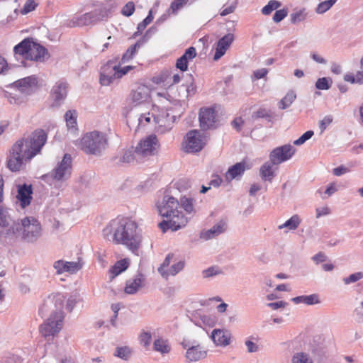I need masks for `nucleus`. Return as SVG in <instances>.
Instances as JSON below:
<instances>
[{"instance_id":"nucleus-63","label":"nucleus","mask_w":363,"mask_h":363,"mask_svg":"<svg viewBox=\"0 0 363 363\" xmlns=\"http://www.w3.org/2000/svg\"><path fill=\"white\" fill-rule=\"evenodd\" d=\"M243 123L244 121L242 118H236L232 121V125L238 130L241 129Z\"/></svg>"},{"instance_id":"nucleus-25","label":"nucleus","mask_w":363,"mask_h":363,"mask_svg":"<svg viewBox=\"0 0 363 363\" xmlns=\"http://www.w3.org/2000/svg\"><path fill=\"white\" fill-rule=\"evenodd\" d=\"M272 163L270 162H265L259 169V174L263 180L272 181L274 178V169Z\"/></svg>"},{"instance_id":"nucleus-40","label":"nucleus","mask_w":363,"mask_h":363,"mask_svg":"<svg viewBox=\"0 0 363 363\" xmlns=\"http://www.w3.org/2000/svg\"><path fill=\"white\" fill-rule=\"evenodd\" d=\"M38 6V4L35 0H27L23 5V7L21 10V14H27L33 11H34Z\"/></svg>"},{"instance_id":"nucleus-30","label":"nucleus","mask_w":363,"mask_h":363,"mask_svg":"<svg viewBox=\"0 0 363 363\" xmlns=\"http://www.w3.org/2000/svg\"><path fill=\"white\" fill-rule=\"evenodd\" d=\"M301 222L299 217L297 215H294L284 224L279 226V229L287 228L289 230H295L298 228Z\"/></svg>"},{"instance_id":"nucleus-41","label":"nucleus","mask_w":363,"mask_h":363,"mask_svg":"<svg viewBox=\"0 0 363 363\" xmlns=\"http://www.w3.org/2000/svg\"><path fill=\"white\" fill-rule=\"evenodd\" d=\"M224 224H218L217 225L213 226V228L209 230L208 232L206 233L205 238L206 239H210L215 234L218 235L223 232L224 230Z\"/></svg>"},{"instance_id":"nucleus-16","label":"nucleus","mask_w":363,"mask_h":363,"mask_svg":"<svg viewBox=\"0 0 363 363\" xmlns=\"http://www.w3.org/2000/svg\"><path fill=\"white\" fill-rule=\"evenodd\" d=\"M211 337L217 346L225 347L230 343L231 340L230 333L223 329H214Z\"/></svg>"},{"instance_id":"nucleus-42","label":"nucleus","mask_w":363,"mask_h":363,"mask_svg":"<svg viewBox=\"0 0 363 363\" xmlns=\"http://www.w3.org/2000/svg\"><path fill=\"white\" fill-rule=\"evenodd\" d=\"M130 354L131 350L128 347H118L116 351V356L125 360L130 357Z\"/></svg>"},{"instance_id":"nucleus-28","label":"nucleus","mask_w":363,"mask_h":363,"mask_svg":"<svg viewBox=\"0 0 363 363\" xmlns=\"http://www.w3.org/2000/svg\"><path fill=\"white\" fill-rule=\"evenodd\" d=\"M293 302L298 304L300 303H304L307 305H313L319 302L318 296L315 294H311L309 296H300L292 298Z\"/></svg>"},{"instance_id":"nucleus-48","label":"nucleus","mask_w":363,"mask_h":363,"mask_svg":"<svg viewBox=\"0 0 363 363\" xmlns=\"http://www.w3.org/2000/svg\"><path fill=\"white\" fill-rule=\"evenodd\" d=\"M135 11V4L133 1H128L121 10V13L125 16H130Z\"/></svg>"},{"instance_id":"nucleus-13","label":"nucleus","mask_w":363,"mask_h":363,"mask_svg":"<svg viewBox=\"0 0 363 363\" xmlns=\"http://www.w3.org/2000/svg\"><path fill=\"white\" fill-rule=\"evenodd\" d=\"M179 206L177 199L173 196H164L162 203L157 205V208L162 217L169 218L172 213L177 212Z\"/></svg>"},{"instance_id":"nucleus-27","label":"nucleus","mask_w":363,"mask_h":363,"mask_svg":"<svg viewBox=\"0 0 363 363\" xmlns=\"http://www.w3.org/2000/svg\"><path fill=\"white\" fill-rule=\"evenodd\" d=\"M153 348L155 351L160 352L162 354L169 353L171 347L168 344L167 340L159 338L155 340L153 344Z\"/></svg>"},{"instance_id":"nucleus-59","label":"nucleus","mask_w":363,"mask_h":363,"mask_svg":"<svg viewBox=\"0 0 363 363\" xmlns=\"http://www.w3.org/2000/svg\"><path fill=\"white\" fill-rule=\"evenodd\" d=\"M151 118L152 116H150V113L141 115L139 118V125L145 126L150 122Z\"/></svg>"},{"instance_id":"nucleus-50","label":"nucleus","mask_w":363,"mask_h":363,"mask_svg":"<svg viewBox=\"0 0 363 363\" xmlns=\"http://www.w3.org/2000/svg\"><path fill=\"white\" fill-rule=\"evenodd\" d=\"M189 0H174L171 4V9L174 13H176L180 9L188 3Z\"/></svg>"},{"instance_id":"nucleus-46","label":"nucleus","mask_w":363,"mask_h":363,"mask_svg":"<svg viewBox=\"0 0 363 363\" xmlns=\"http://www.w3.org/2000/svg\"><path fill=\"white\" fill-rule=\"evenodd\" d=\"M363 278V273L362 272H356L351 275H350L348 277H345L343 279V281L345 284H349L351 283H354Z\"/></svg>"},{"instance_id":"nucleus-20","label":"nucleus","mask_w":363,"mask_h":363,"mask_svg":"<svg viewBox=\"0 0 363 363\" xmlns=\"http://www.w3.org/2000/svg\"><path fill=\"white\" fill-rule=\"evenodd\" d=\"M196 56V51L194 47L189 48L184 55L177 59L176 62V67L182 72H185L188 69V63Z\"/></svg>"},{"instance_id":"nucleus-29","label":"nucleus","mask_w":363,"mask_h":363,"mask_svg":"<svg viewBox=\"0 0 363 363\" xmlns=\"http://www.w3.org/2000/svg\"><path fill=\"white\" fill-rule=\"evenodd\" d=\"M141 284L142 279L140 278H135L132 281H127L124 291L128 294H133L141 286Z\"/></svg>"},{"instance_id":"nucleus-3","label":"nucleus","mask_w":363,"mask_h":363,"mask_svg":"<svg viewBox=\"0 0 363 363\" xmlns=\"http://www.w3.org/2000/svg\"><path fill=\"white\" fill-rule=\"evenodd\" d=\"M15 55L21 56L26 60L32 61H44L48 55L46 49L33 41L32 38H26L13 48Z\"/></svg>"},{"instance_id":"nucleus-18","label":"nucleus","mask_w":363,"mask_h":363,"mask_svg":"<svg viewBox=\"0 0 363 363\" xmlns=\"http://www.w3.org/2000/svg\"><path fill=\"white\" fill-rule=\"evenodd\" d=\"M32 187L31 185H19L18 186L17 199L20 201L22 208H26L30 205L32 200Z\"/></svg>"},{"instance_id":"nucleus-14","label":"nucleus","mask_w":363,"mask_h":363,"mask_svg":"<svg viewBox=\"0 0 363 363\" xmlns=\"http://www.w3.org/2000/svg\"><path fill=\"white\" fill-rule=\"evenodd\" d=\"M234 40L235 36L233 33H228L221 38L216 45L213 60L216 61L223 57L230 47Z\"/></svg>"},{"instance_id":"nucleus-17","label":"nucleus","mask_w":363,"mask_h":363,"mask_svg":"<svg viewBox=\"0 0 363 363\" xmlns=\"http://www.w3.org/2000/svg\"><path fill=\"white\" fill-rule=\"evenodd\" d=\"M114 70L110 62L101 67L99 82L102 86H108L116 79Z\"/></svg>"},{"instance_id":"nucleus-5","label":"nucleus","mask_w":363,"mask_h":363,"mask_svg":"<svg viewBox=\"0 0 363 363\" xmlns=\"http://www.w3.org/2000/svg\"><path fill=\"white\" fill-rule=\"evenodd\" d=\"M63 320V312L51 314L49 318L40 326V334L45 337L57 335L62 328Z\"/></svg>"},{"instance_id":"nucleus-31","label":"nucleus","mask_w":363,"mask_h":363,"mask_svg":"<svg viewBox=\"0 0 363 363\" xmlns=\"http://www.w3.org/2000/svg\"><path fill=\"white\" fill-rule=\"evenodd\" d=\"M65 118L69 128H76L77 125L76 111L69 110L66 112Z\"/></svg>"},{"instance_id":"nucleus-32","label":"nucleus","mask_w":363,"mask_h":363,"mask_svg":"<svg viewBox=\"0 0 363 363\" xmlns=\"http://www.w3.org/2000/svg\"><path fill=\"white\" fill-rule=\"evenodd\" d=\"M140 44L139 42H137L135 45L130 46L126 52L121 57V62L125 63L128 62L131 59L133 58L134 55L137 52V48H140Z\"/></svg>"},{"instance_id":"nucleus-39","label":"nucleus","mask_w":363,"mask_h":363,"mask_svg":"<svg viewBox=\"0 0 363 363\" xmlns=\"http://www.w3.org/2000/svg\"><path fill=\"white\" fill-rule=\"evenodd\" d=\"M11 220L6 211L0 206V227L6 228L9 225Z\"/></svg>"},{"instance_id":"nucleus-9","label":"nucleus","mask_w":363,"mask_h":363,"mask_svg":"<svg viewBox=\"0 0 363 363\" xmlns=\"http://www.w3.org/2000/svg\"><path fill=\"white\" fill-rule=\"evenodd\" d=\"M40 225L37 219L33 217H26L21 220V231L23 238L32 240L40 234Z\"/></svg>"},{"instance_id":"nucleus-61","label":"nucleus","mask_w":363,"mask_h":363,"mask_svg":"<svg viewBox=\"0 0 363 363\" xmlns=\"http://www.w3.org/2000/svg\"><path fill=\"white\" fill-rule=\"evenodd\" d=\"M268 73V70L265 68L259 69L254 72V76L256 79L264 77Z\"/></svg>"},{"instance_id":"nucleus-56","label":"nucleus","mask_w":363,"mask_h":363,"mask_svg":"<svg viewBox=\"0 0 363 363\" xmlns=\"http://www.w3.org/2000/svg\"><path fill=\"white\" fill-rule=\"evenodd\" d=\"M54 267L57 270V274H62L65 272V262L58 260L54 263Z\"/></svg>"},{"instance_id":"nucleus-1","label":"nucleus","mask_w":363,"mask_h":363,"mask_svg":"<svg viewBox=\"0 0 363 363\" xmlns=\"http://www.w3.org/2000/svg\"><path fill=\"white\" fill-rule=\"evenodd\" d=\"M47 138L46 133L38 129L29 137L18 140L9 150L7 167L12 172L20 171L27 162L40 153Z\"/></svg>"},{"instance_id":"nucleus-54","label":"nucleus","mask_w":363,"mask_h":363,"mask_svg":"<svg viewBox=\"0 0 363 363\" xmlns=\"http://www.w3.org/2000/svg\"><path fill=\"white\" fill-rule=\"evenodd\" d=\"M306 15L303 11H298L294 13L291 15V21L293 23H296L297 22L302 21L305 19Z\"/></svg>"},{"instance_id":"nucleus-44","label":"nucleus","mask_w":363,"mask_h":363,"mask_svg":"<svg viewBox=\"0 0 363 363\" xmlns=\"http://www.w3.org/2000/svg\"><path fill=\"white\" fill-rule=\"evenodd\" d=\"M184 267V261H179L177 263L173 264L171 268L169 269L168 272H167V277L169 275H175L178 272H179L181 270L183 269Z\"/></svg>"},{"instance_id":"nucleus-37","label":"nucleus","mask_w":363,"mask_h":363,"mask_svg":"<svg viewBox=\"0 0 363 363\" xmlns=\"http://www.w3.org/2000/svg\"><path fill=\"white\" fill-rule=\"evenodd\" d=\"M82 267L80 262H65V272L75 273L81 269Z\"/></svg>"},{"instance_id":"nucleus-34","label":"nucleus","mask_w":363,"mask_h":363,"mask_svg":"<svg viewBox=\"0 0 363 363\" xmlns=\"http://www.w3.org/2000/svg\"><path fill=\"white\" fill-rule=\"evenodd\" d=\"M281 6V3L276 0H271L262 9L264 15H269L273 11L277 10Z\"/></svg>"},{"instance_id":"nucleus-57","label":"nucleus","mask_w":363,"mask_h":363,"mask_svg":"<svg viewBox=\"0 0 363 363\" xmlns=\"http://www.w3.org/2000/svg\"><path fill=\"white\" fill-rule=\"evenodd\" d=\"M333 119L330 116H325L319 124V128L321 132H323L325 128L332 123Z\"/></svg>"},{"instance_id":"nucleus-19","label":"nucleus","mask_w":363,"mask_h":363,"mask_svg":"<svg viewBox=\"0 0 363 363\" xmlns=\"http://www.w3.org/2000/svg\"><path fill=\"white\" fill-rule=\"evenodd\" d=\"M14 86L21 92H29L33 89L38 86V78L35 76H29L14 82Z\"/></svg>"},{"instance_id":"nucleus-45","label":"nucleus","mask_w":363,"mask_h":363,"mask_svg":"<svg viewBox=\"0 0 363 363\" xmlns=\"http://www.w3.org/2000/svg\"><path fill=\"white\" fill-rule=\"evenodd\" d=\"M182 207L189 213L194 211L193 200L191 199L183 198L181 200Z\"/></svg>"},{"instance_id":"nucleus-6","label":"nucleus","mask_w":363,"mask_h":363,"mask_svg":"<svg viewBox=\"0 0 363 363\" xmlns=\"http://www.w3.org/2000/svg\"><path fill=\"white\" fill-rule=\"evenodd\" d=\"M206 143L205 136L199 130H190L186 133L184 142V149L187 152H199L204 147Z\"/></svg>"},{"instance_id":"nucleus-2","label":"nucleus","mask_w":363,"mask_h":363,"mask_svg":"<svg viewBox=\"0 0 363 363\" xmlns=\"http://www.w3.org/2000/svg\"><path fill=\"white\" fill-rule=\"evenodd\" d=\"M106 238L116 245H123L137 253L142 245V235L134 220L127 218L111 220L104 230Z\"/></svg>"},{"instance_id":"nucleus-26","label":"nucleus","mask_w":363,"mask_h":363,"mask_svg":"<svg viewBox=\"0 0 363 363\" xmlns=\"http://www.w3.org/2000/svg\"><path fill=\"white\" fill-rule=\"evenodd\" d=\"M129 266V262L128 259H123L116 262L114 265L109 269V272L111 274V279H113L121 272H124Z\"/></svg>"},{"instance_id":"nucleus-35","label":"nucleus","mask_w":363,"mask_h":363,"mask_svg":"<svg viewBox=\"0 0 363 363\" xmlns=\"http://www.w3.org/2000/svg\"><path fill=\"white\" fill-rule=\"evenodd\" d=\"M332 83L330 78H319L315 83V87L320 90H328L330 88Z\"/></svg>"},{"instance_id":"nucleus-24","label":"nucleus","mask_w":363,"mask_h":363,"mask_svg":"<svg viewBox=\"0 0 363 363\" xmlns=\"http://www.w3.org/2000/svg\"><path fill=\"white\" fill-rule=\"evenodd\" d=\"M246 169V163L245 161L236 163L230 167L225 174V179L231 181L238 176H241Z\"/></svg>"},{"instance_id":"nucleus-36","label":"nucleus","mask_w":363,"mask_h":363,"mask_svg":"<svg viewBox=\"0 0 363 363\" xmlns=\"http://www.w3.org/2000/svg\"><path fill=\"white\" fill-rule=\"evenodd\" d=\"M337 0H328L320 3L316 9L318 13H324L328 11L336 2Z\"/></svg>"},{"instance_id":"nucleus-11","label":"nucleus","mask_w":363,"mask_h":363,"mask_svg":"<svg viewBox=\"0 0 363 363\" xmlns=\"http://www.w3.org/2000/svg\"><path fill=\"white\" fill-rule=\"evenodd\" d=\"M295 152V148L291 145L276 147L269 155L270 161L272 164H279L291 158Z\"/></svg>"},{"instance_id":"nucleus-49","label":"nucleus","mask_w":363,"mask_h":363,"mask_svg":"<svg viewBox=\"0 0 363 363\" xmlns=\"http://www.w3.org/2000/svg\"><path fill=\"white\" fill-rule=\"evenodd\" d=\"M313 131L308 130L304 133L299 138L296 140L294 142V144L296 145H301L303 144L306 140H309L313 135Z\"/></svg>"},{"instance_id":"nucleus-52","label":"nucleus","mask_w":363,"mask_h":363,"mask_svg":"<svg viewBox=\"0 0 363 363\" xmlns=\"http://www.w3.org/2000/svg\"><path fill=\"white\" fill-rule=\"evenodd\" d=\"M220 273L218 267H211L206 270L203 271V276L205 278L211 277L213 275H217Z\"/></svg>"},{"instance_id":"nucleus-10","label":"nucleus","mask_w":363,"mask_h":363,"mask_svg":"<svg viewBox=\"0 0 363 363\" xmlns=\"http://www.w3.org/2000/svg\"><path fill=\"white\" fill-rule=\"evenodd\" d=\"M65 301V297L61 294H51L45 301L43 307L39 310V313L41 315H43L44 313L48 310L51 311V314L56 312H62Z\"/></svg>"},{"instance_id":"nucleus-4","label":"nucleus","mask_w":363,"mask_h":363,"mask_svg":"<svg viewBox=\"0 0 363 363\" xmlns=\"http://www.w3.org/2000/svg\"><path fill=\"white\" fill-rule=\"evenodd\" d=\"M108 145L106 134L99 131H92L85 134L80 140L82 150L87 154H99Z\"/></svg>"},{"instance_id":"nucleus-55","label":"nucleus","mask_w":363,"mask_h":363,"mask_svg":"<svg viewBox=\"0 0 363 363\" xmlns=\"http://www.w3.org/2000/svg\"><path fill=\"white\" fill-rule=\"evenodd\" d=\"M270 114L265 108H259L252 114V118L257 119L260 118H269Z\"/></svg>"},{"instance_id":"nucleus-43","label":"nucleus","mask_w":363,"mask_h":363,"mask_svg":"<svg viewBox=\"0 0 363 363\" xmlns=\"http://www.w3.org/2000/svg\"><path fill=\"white\" fill-rule=\"evenodd\" d=\"M293 363H312L311 359L304 353H297L293 357Z\"/></svg>"},{"instance_id":"nucleus-58","label":"nucleus","mask_w":363,"mask_h":363,"mask_svg":"<svg viewBox=\"0 0 363 363\" xmlns=\"http://www.w3.org/2000/svg\"><path fill=\"white\" fill-rule=\"evenodd\" d=\"M134 153H135V151L134 152L130 150L125 152L122 157L123 162L128 163L133 162L135 159Z\"/></svg>"},{"instance_id":"nucleus-64","label":"nucleus","mask_w":363,"mask_h":363,"mask_svg":"<svg viewBox=\"0 0 363 363\" xmlns=\"http://www.w3.org/2000/svg\"><path fill=\"white\" fill-rule=\"evenodd\" d=\"M92 18L93 16L89 13H86L81 17L80 21H82V24L86 25L91 23Z\"/></svg>"},{"instance_id":"nucleus-12","label":"nucleus","mask_w":363,"mask_h":363,"mask_svg":"<svg viewBox=\"0 0 363 363\" xmlns=\"http://www.w3.org/2000/svg\"><path fill=\"white\" fill-rule=\"evenodd\" d=\"M150 99V90L143 84H138L133 89L129 94L131 104L138 106L149 101Z\"/></svg>"},{"instance_id":"nucleus-38","label":"nucleus","mask_w":363,"mask_h":363,"mask_svg":"<svg viewBox=\"0 0 363 363\" xmlns=\"http://www.w3.org/2000/svg\"><path fill=\"white\" fill-rule=\"evenodd\" d=\"M113 67H114L115 70V75L116 79H120L123 76L125 75L130 70L133 69L134 67L133 66H125L123 67H121L120 65H113Z\"/></svg>"},{"instance_id":"nucleus-47","label":"nucleus","mask_w":363,"mask_h":363,"mask_svg":"<svg viewBox=\"0 0 363 363\" xmlns=\"http://www.w3.org/2000/svg\"><path fill=\"white\" fill-rule=\"evenodd\" d=\"M139 339L140 344H142L145 347L147 348L150 345L152 335L147 332H143L140 335Z\"/></svg>"},{"instance_id":"nucleus-53","label":"nucleus","mask_w":363,"mask_h":363,"mask_svg":"<svg viewBox=\"0 0 363 363\" xmlns=\"http://www.w3.org/2000/svg\"><path fill=\"white\" fill-rule=\"evenodd\" d=\"M173 254H169L165 259L164 260L162 264L161 265V267L159 268V272L161 273V274L162 276H166L167 277V272L164 271V268L168 267L169 263H170V260L173 257Z\"/></svg>"},{"instance_id":"nucleus-15","label":"nucleus","mask_w":363,"mask_h":363,"mask_svg":"<svg viewBox=\"0 0 363 363\" xmlns=\"http://www.w3.org/2000/svg\"><path fill=\"white\" fill-rule=\"evenodd\" d=\"M216 113L212 108H201L199 113L200 126L203 130H208L214 126Z\"/></svg>"},{"instance_id":"nucleus-60","label":"nucleus","mask_w":363,"mask_h":363,"mask_svg":"<svg viewBox=\"0 0 363 363\" xmlns=\"http://www.w3.org/2000/svg\"><path fill=\"white\" fill-rule=\"evenodd\" d=\"M235 9V5H229V6H224L223 7V9L220 12V15L222 16H227L230 13H232L234 12Z\"/></svg>"},{"instance_id":"nucleus-21","label":"nucleus","mask_w":363,"mask_h":363,"mask_svg":"<svg viewBox=\"0 0 363 363\" xmlns=\"http://www.w3.org/2000/svg\"><path fill=\"white\" fill-rule=\"evenodd\" d=\"M67 94V84L62 80L57 81L51 91V96L55 102L63 100Z\"/></svg>"},{"instance_id":"nucleus-33","label":"nucleus","mask_w":363,"mask_h":363,"mask_svg":"<svg viewBox=\"0 0 363 363\" xmlns=\"http://www.w3.org/2000/svg\"><path fill=\"white\" fill-rule=\"evenodd\" d=\"M296 97V94H294L293 92L287 93L286 96L280 101L279 108L281 109L288 108L294 101Z\"/></svg>"},{"instance_id":"nucleus-8","label":"nucleus","mask_w":363,"mask_h":363,"mask_svg":"<svg viewBox=\"0 0 363 363\" xmlns=\"http://www.w3.org/2000/svg\"><path fill=\"white\" fill-rule=\"evenodd\" d=\"M160 143L155 135H150L140 141L135 148V154L142 156H149L158 152Z\"/></svg>"},{"instance_id":"nucleus-22","label":"nucleus","mask_w":363,"mask_h":363,"mask_svg":"<svg viewBox=\"0 0 363 363\" xmlns=\"http://www.w3.org/2000/svg\"><path fill=\"white\" fill-rule=\"evenodd\" d=\"M207 355L206 350L200 345L192 346L186 352V357L190 362H196L204 359Z\"/></svg>"},{"instance_id":"nucleus-7","label":"nucleus","mask_w":363,"mask_h":363,"mask_svg":"<svg viewBox=\"0 0 363 363\" xmlns=\"http://www.w3.org/2000/svg\"><path fill=\"white\" fill-rule=\"evenodd\" d=\"M72 174V157L69 155L65 154L62 160L48 174L52 179L57 182H62L69 179ZM48 177V175H46Z\"/></svg>"},{"instance_id":"nucleus-51","label":"nucleus","mask_w":363,"mask_h":363,"mask_svg":"<svg viewBox=\"0 0 363 363\" xmlns=\"http://www.w3.org/2000/svg\"><path fill=\"white\" fill-rule=\"evenodd\" d=\"M287 14L288 11L286 9L277 10L273 16V21L276 23H279L282 21L287 16Z\"/></svg>"},{"instance_id":"nucleus-62","label":"nucleus","mask_w":363,"mask_h":363,"mask_svg":"<svg viewBox=\"0 0 363 363\" xmlns=\"http://www.w3.org/2000/svg\"><path fill=\"white\" fill-rule=\"evenodd\" d=\"M330 212V208L328 206L318 208L316 209V218H319L323 216H326Z\"/></svg>"},{"instance_id":"nucleus-23","label":"nucleus","mask_w":363,"mask_h":363,"mask_svg":"<svg viewBox=\"0 0 363 363\" xmlns=\"http://www.w3.org/2000/svg\"><path fill=\"white\" fill-rule=\"evenodd\" d=\"M172 214L168 218L172 230H177L187 224L188 219L182 212L177 210V212Z\"/></svg>"}]
</instances>
